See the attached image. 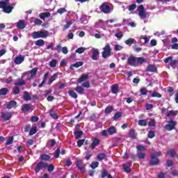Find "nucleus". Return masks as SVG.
Masks as SVG:
<instances>
[{
    "instance_id": "nucleus-43",
    "label": "nucleus",
    "mask_w": 178,
    "mask_h": 178,
    "mask_svg": "<svg viewBox=\"0 0 178 178\" xmlns=\"http://www.w3.org/2000/svg\"><path fill=\"white\" fill-rule=\"evenodd\" d=\"M49 115L51 118H53V119H58V114H56V113H55L53 110L49 111Z\"/></svg>"
},
{
    "instance_id": "nucleus-13",
    "label": "nucleus",
    "mask_w": 178,
    "mask_h": 178,
    "mask_svg": "<svg viewBox=\"0 0 178 178\" xmlns=\"http://www.w3.org/2000/svg\"><path fill=\"white\" fill-rule=\"evenodd\" d=\"M16 26L19 30H23V29L26 28V23L22 19H19L18 22L16 24Z\"/></svg>"
},
{
    "instance_id": "nucleus-36",
    "label": "nucleus",
    "mask_w": 178,
    "mask_h": 178,
    "mask_svg": "<svg viewBox=\"0 0 178 178\" xmlns=\"http://www.w3.org/2000/svg\"><path fill=\"white\" fill-rule=\"evenodd\" d=\"M68 94L72 98H74L75 99H77V93H76V92L74 90H70Z\"/></svg>"
},
{
    "instance_id": "nucleus-10",
    "label": "nucleus",
    "mask_w": 178,
    "mask_h": 178,
    "mask_svg": "<svg viewBox=\"0 0 178 178\" xmlns=\"http://www.w3.org/2000/svg\"><path fill=\"white\" fill-rule=\"evenodd\" d=\"M23 62H24V57L22 56H18L14 58V63H15V65H20L23 63Z\"/></svg>"
},
{
    "instance_id": "nucleus-11",
    "label": "nucleus",
    "mask_w": 178,
    "mask_h": 178,
    "mask_svg": "<svg viewBox=\"0 0 178 178\" xmlns=\"http://www.w3.org/2000/svg\"><path fill=\"white\" fill-rule=\"evenodd\" d=\"M76 168H78V169H79V170L81 172H82L83 173H84V172H86V167H84L83 165V161H81V160H78L77 161Z\"/></svg>"
},
{
    "instance_id": "nucleus-57",
    "label": "nucleus",
    "mask_w": 178,
    "mask_h": 178,
    "mask_svg": "<svg viewBox=\"0 0 178 178\" xmlns=\"http://www.w3.org/2000/svg\"><path fill=\"white\" fill-rule=\"evenodd\" d=\"M168 155H170V156H171V158H173V156H175V154H176V152H175L174 149H172L171 150L167 152Z\"/></svg>"
},
{
    "instance_id": "nucleus-61",
    "label": "nucleus",
    "mask_w": 178,
    "mask_h": 178,
    "mask_svg": "<svg viewBox=\"0 0 178 178\" xmlns=\"http://www.w3.org/2000/svg\"><path fill=\"white\" fill-rule=\"evenodd\" d=\"M56 49L58 54H60V52H62V44L59 43L58 44H57Z\"/></svg>"
},
{
    "instance_id": "nucleus-28",
    "label": "nucleus",
    "mask_w": 178,
    "mask_h": 178,
    "mask_svg": "<svg viewBox=\"0 0 178 178\" xmlns=\"http://www.w3.org/2000/svg\"><path fill=\"white\" fill-rule=\"evenodd\" d=\"M24 101H31V96H30V93H29V92H24Z\"/></svg>"
},
{
    "instance_id": "nucleus-8",
    "label": "nucleus",
    "mask_w": 178,
    "mask_h": 178,
    "mask_svg": "<svg viewBox=\"0 0 178 178\" xmlns=\"http://www.w3.org/2000/svg\"><path fill=\"white\" fill-rule=\"evenodd\" d=\"M149 165L150 166H156V165H159V159L155 157L154 154H150V160L149 161Z\"/></svg>"
},
{
    "instance_id": "nucleus-21",
    "label": "nucleus",
    "mask_w": 178,
    "mask_h": 178,
    "mask_svg": "<svg viewBox=\"0 0 178 178\" xmlns=\"http://www.w3.org/2000/svg\"><path fill=\"white\" fill-rule=\"evenodd\" d=\"M166 116L167 118H170V116H177L178 115V111L177 110H171L170 111H168V113H166Z\"/></svg>"
},
{
    "instance_id": "nucleus-52",
    "label": "nucleus",
    "mask_w": 178,
    "mask_h": 178,
    "mask_svg": "<svg viewBox=\"0 0 178 178\" xmlns=\"http://www.w3.org/2000/svg\"><path fill=\"white\" fill-rule=\"evenodd\" d=\"M13 136H10V138L6 142V145H10L13 144Z\"/></svg>"
},
{
    "instance_id": "nucleus-5",
    "label": "nucleus",
    "mask_w": 178,
    "mask_h": 178,
    "mask_svg": "<svg viewBox=\"0 0 178 178\" xmlns=\"http://www.w3.org/2000/svg\"><path fill=\"white\" fill-rule=\"evenodd\" d=\"M176 127V121L173 120L172 119H170L168 121V124H167L164 129L168 131H172V130H175Z\"/></svg>"
},
{
    "instance_id": "nucleus-34",
    "label": "nucleus",
    "mask_w": 178,
    "mask_h": 178,
    "mask_svg": "<svg viewBox=\"0 0 178 178\" xmlns=\"http://www.w3.org/2000/svg\"><path fill=\"white\" fill-rule=\"evenodd\" d=\"M37 72H38V67L33 68L31 71V77H34V76H37Z\"/></svg>"
},
{
    "instance_id": "nucleus-55",
    "label": "nucleus",
    "mask_w": 178,
    "mask_h": 178,
    "mask_svg": "<svg viewBox=\"0 0 178 178\" xmlns=\"http://www.w3.org/2000/svg\"><path fill=\"white\" fill-rule=\"evenodd\" d=\"M120 118H122V113L117 112L115 113L113 119H114V120H116L117 119H119Z\"/></svg>"
},
{
    "instance_id": "nucleus-3",
    "label": "nucleus",
    "mask_w": 178,
    "mask_h": 178,
    "mask_svg": "<svg viewBox=\"0 0 178 178\" xmlns=\"http://www.w3.org/2000/svg\"><path fill=\"white\" fill-rule=\"evenodd\" d=\"M48 35H49V32L47 30L34 31L32 33V37L34 40H37V38H47Z\"/></svg>"
},
{
    "instance_id": "nucleus-35",
    "label": "nucleus",
    "mask_w": 178,
    "mask_h": 178,
    "mask_svg": "<svg viewBox=\"0 0 178 178\" xmlns=\"http://www.w3.org/2000/svg\"><path fill=\"white\" fill-rule=\"evenodd\" d=\"M97 158L99 161H104L106 158V156L104 153H99L97 154Z\"/></svg>"
},
{
    "instance_id": "nucleus-54",
    "label": "nucleus",
    "mask_w": 178,
    "mask_h": 178,
    "mask_svg": "<svg viewBox=\"0 0 178 178\" xmlns=\"http://www.w3.org/2000/svg\"><path fill=\"white\" fill-rule=\"evenodd\" d=\"M92 156V154H91V152H86L85 159L86 161H90V158H91Z\"/></svg>"
},
{
    "instance_id": "nucleus-22",
    "label": "nucleus",
    "mask_w": 178,
    "mask_h": 178,
    "mask_svg": "<svg viewBox=\"0 0 178 178\" xmlns=\"http://www.w3.org/2000/svg\"><path fill=\"white\" fill-rule=\"evenodd\" d=\"M129 137L133 140H136L137 138V134H136V130L134 129H131L129 130Z\"/></svg>"
},
{
    "instance_id": "nucleus-20",
    "label": "nucleus",
    "mask_w": 178,
    "mask_h": 178,
    "mask_svg": "<svg viewBox=\"0 0 178 178\" xmlns=\"http://www.w3.org/2000/svg\"><path fill=\"white\" fill-rule=\"evenodd\" d=\"M40 19H42V20H45L46 17H51V13H41L39 14Z\"/></svg>"
},
{
    "instance_id": "nucleus-1",
    "label": "nucleus",
    "mask_w": 178,
    "mask_h": 178,
    "mask_svg": "<svg viewBox=\"0 0 178 178\" xmlns=\"http://www.w3.org/2000/svg\"><path fill=\"white\" fill-rule=\"evenodd\" d=\"M127 65L134 67H137L139 65L143 63H147V59L144 57H136L134 56H130L127 61Z\"/></svg>"
},
{
    "instance_id": "nucleus-50",
    "label": "nucleus",
    "mask_w": 178,
    "mask_h": 178,
    "mask_svg": "<svg viewBox=\"0 0 178 178\" xmlns=\"http://www.w3.org/2000/svg\"><path fill=\"white\" fill-rule=\"evenodd\" d=\"M140 95H147L148 90L145 88H143L140 90Z\"/></svg>"
},
{
    "instance_id": "nucleus-19",
    "label": "nucleus",
    "mask_w": 178,
    "mask_h": 178,
    "mask_svg": "<svg viewBox=\"0 0 178 178\" xmlns=\"http://www.w3.org/2000/svg\"><path fill=\"white\" fill-rule=\"evenodd\" d=\"M157 70H157L156 67H155L154 65H151V64L147 65V67L146 69V72H155Z\"/></svg>"
},
{
    "instance_id": "nucleus-59",
    "label": "nucleus",
    "mask_w": 178,
    "mask_h": 178,
    "mask_svg": "<svg viewBox=\"0 0 178 178\" xmlns=\"http://www.w3.org/2000/svg\"><path fill=\"white\" fill-rule=\"evenodd\" d=\"M54 169H55V166H54V165L52 164H50L48 165L47 171L49 172H54Z\"/></svg>"
},
{
    "instance_id": "nucleus-47",
    "label": "nucleus",
    "mask_w": 178,
    "mask_h": 178,
    "mask_svg": "<svg viewBox=\"0 0 178 178\" xmlns=\"http://www.w3.org/2000/svg\"><path fill=\"white\" fill-rule=\"evenodd\" d=\"M136 8H137V5L136 4H131L128 6V10H129V12H131L133 10H136Z\"/></svg>"
},
{
    "instance_id": "nucleus-45",
    "label": "nucleus",
    "mask_w": 178,
    "mask_h": 178,
    "mask_svg": "<svg viewBox=\"0 0 178 178\" xmlns=\"http://www.w3.org/2000/svg\"><path fill=\"white\" fill-rule=\"evenodd\" d=\"M71 24H72V21L71 20L68 21L67 24L63 26V31H65V30H67V29L70 27Z\"/></svg>"
},
{
    "instance_id": "nucleus-4",
    "label": "nucleus",
    "mask_w": 178,
    "mask_h": 178,
    "mask_svg": "<svg viewBox=\"0 0 178 178\" xmlns=\"http://www.w3.org/2000/svg\"><path fill=\"white\" fill-rule=\"evenodd\" d=\"M104 51L102 53V58H106L108 56H111V52L112 49H111V44L108 43L104 48Z\"/></svg>"
},
{
    "instance_id": "nucleus-32",
    "label": "nucleus",
    "mask_w": 178,
    "mask_h": 178,
    "mask_svg": "<svg viewBox=\"0 0 178 178\" xmlns=\"http://www.w3.org/2000/svg\"><path fill=\"white\" fill-rule=\"evenodd\" d=\"M38 131L37 127H32L29 131V136H34Z\"/></svg>"
},
{
    "instance_id": "nucleus-18",
    "label": "nucleus",
    "mask_w": 178,
    "mask_h": 178,
    "mask_svg": "<svg viewBox=\"0 0 178 178\" xmlns=\"http://www.w3.org/2000/svg\"><path fill=\"white\" fill-rule=\"evenodd\" d=\"M98 55H99V51H98V49H93L92 55V60H98Z\"/></svg>"
},
{
    "instance_id": "nucleus-26",
    "label": "nucleus",
    "mask_w": 178,
    "mask_h": 178,
    "mask_svg": "<svg viewBox=\"0 0 178 178\" xmlns=\"http://www.w3.org/2000/svg\"><path fill=\"white\" fill-rule=\"evenodd\" d=\"M35 45L37 47H43V45H45V41H44L42 39H39L35 41Z\"/></svg>"
},
{
    "instance_id": "nucleus-46",
    "label": "nucleus",
    "mask_w": 178,
    "mask_h": 178,
    "mask_svg": "<svg viewBox=\"0 0 178 178\" xmlns=\"http://www.w3.org/2000/svg\"><path fill=\"white\" fill-rule=\"evenodd\" d=\"M33 23L36 26H41L42 24V21L38 18H35Z\"/></svg>"
},
{
    "instance_id": "nucleus-6",
    "label": "nucleus",
    "mask_w": 178,
    "mask_h": 178,
    "mask_svg": "<svg viewBox=\"0 0 178 178\" xmlns=\"http://www.w3.org/2000/svg\"><path fill=\"white\" fill-rule=\"evenodd\" d=\"M99 10L103 13L108 15V13H111V6L108 5V3L104 2L100 6Z\"/></svg>"
},
{
    "instance_id": "nucleus-23",
    "label": "nucleus",
    "mask_w": 178,
    "mask_h": 178,
    "mask_svg": "<svg viewBox=\"0 0 178 178\" xmlns=\"http://www.w3.org/2000/svg\"><path fill=\"white\" fill-rule=\"evenodd\" d=\"M83 65H84V63L82 61H78L76 63L71 65L70 69L73 70V67H80V66H83Z\"/></svg>"
},
{
    "instance_id": "nucleus-41",
    "label": "nucleus",
    "mask_w": 178,
    "mask_h": 178,
    "mask_svg": "<svg viewBox=\"0 0 178 178\" xmlns=\"http://www.w3.org/2000/svg\"><path fill=\"white\" fill-rule=\"evenodd\" d=\"M135 40L133 38H129L128 40H125V44L127 45H131L132 44H134Z\"/></svg>"
},
{
    "instance_id": "nucleus-25",
    "label": "nucleus",
    "mask_w": 178,
    "mask_h": 178,
    "mask_svg": "<svg viewBox=\"0 0 178 178\" xmlns=\"http://www.w3.org/2000/svg\"><path fill=\"white\" fill-rule=\"evenodd\" d=\"M111 92L113 94H118L119 92V86H118V85H113L111 86Z\"/></svg>"
},
{
    "instance_id": "nucleus-2",
    "label": "nucleus",
    "mask_w": 178,
    "mask_h": 178,
    "mask_svg": "<svg viewBox=\"0 0 178 178\" xmlns=\"http://www.w3.org/2000/svg\"><path fill=\"white\" fill-rule=\"evenodd\" d=\"M0 9H2L4 13H11L13 10V6L9 5V0L1 1H0Z\"/></svg>"
},
{
    "instance_id": "nucleus-60",
    "label": "nucleus",
    "mask_w": 178,
    "mask_h": 178,
    "mask_svg": "<svg viewBox=\"0 0 178 178\" xmlns=\"http://www.w3.org/2000/svg\"><path fill=\"white\" fill-rule=\"evenodd\" d=\"M49 144L50 145V147H55L56 140H55V139H51L49 140Z\"/></svg>"
},
{
    "instance_id": "nucleus-44",
    "label": "nucleus",
    "mask_w": 178,
    "mask_h": 178,
    "mask_svg": "<svg viewBox=\"0 0 178 178\" xmlns=\"http://www.w3.org/2000/svg\"><path fill=\"white\" fill-rule=\"evenodd\" d=\"M65 12H67V10L65 8H60L57 10V13L59 15H63V13H65Z\"/></svg>"
},
{
    "instance_id": "nucleus-40",
    "label": "nucleus",
    "mask_w": 178,
    "mask_h": 178,
    "mask_svg": "<svg viewBox=\"0 0 178 178\" xmlns=\"http://www.w3.org/2000/svg\"><path fill=\"white\" fill-rule=\"evenodd\" d=\"M86 47H79L76 51L75 52L76 54H83V52L86 51Z\"/></svg>"
},
{
    "instance_id": "nucleus-29",
    "label": "nucleus",
    "mask_w": 178,
    "mask_h": 178,
    "mask_svg": "<svg viewBox=\"0 0 178 178\" xmlns=\"http://www.w3.org/2000/svg\"><path fill=\"white\" fill-rule=\"evenodd\" d=\"M58 79V73H55L49 79L48 81V84H52L55 80Z\"/></svg>"
},
{
    "instance_id": "nucleus-62",
    "label": "nucleus",
    "mask_w": 178,
    "mask_h": 178,
    "mask_svg": "<svg viewBox=\"0 0 178 178\" xmlns=\"http://www.w3.org/2000/svg\"><path fill=\"white\" fill-rule=\"evenodd\" d=\"M148 137L149 138H154V137H155V132H154L152 130H150L149 131Z\"/></svg>"
},
{
    "instance_id": "nucleus-37",
    "label": "nucleus",
    "mask_w": 178,
    "mask_h": 178,
    "mask_svg": "<svg viewBox=\"0 0 178 178\" xmlns=\"http://www.w3.org/2000/svg\"><path fill=\"white\" fill-rule=\"evenodd\" d=\"M151 97L152 98H161L162 97V95H161L159 92H153L152 94L151 95Z\"/></svg>"
},
{
    "instance_id": "nucleus-51",
    "label": "nucleus",
    "mask_w": 178,
    "mask_h": 178,
    "mask_svg": "<svg viewBox=\"0 0 178 178\" xmlns=\"http://www.w3.org/2000/svg\"><path fill=\"white\" fill-rule=\"evenodd\" d=\"M75 91H76L78 94H83V91H84V88H83L81 86H78L75 88Z\"/></svg>"
},
{
    "instance_id": "nucleus-42",
    "label": "nucleus",
    "mask_w": 178,
    "mask_h": 178,
    "mask_svg": "<svg viewBox=\"0 0 178 178\" xmlns=\"http://www.w3.org/2000/svg\"><path fill=\"white\" fill-rule=\"evenodd\" d=\"M138 124L139 126L145 127V126H147V120H140L138 122Z\"/></svg>"
},
{
    "instance_id": "nucleus-64",
    "label": "nucleus",
    "mask_w": 178,
    "mask_h": 178,
    "mask_svg": "<svg viewBox=\"0 0 178 178\" xmlns=\"http://www.w3.org/2000/svg\"><path fill=\"white\" fill-rule=\"evenodd\" d=\"M136 149L138 151H145V147H144L143 145H138L136 147Z\"/></svg>"
},
{
    "instance_id": "nucleus-53",
    "label": "nucleus",
    "mask_w": 178,
    "mask_h": 178,
    "mask_svg": "<svg viewBox=\"0 0 178 178\" xmlns=\"http://www.w3.org/2000/svg\"><path fill=\"white\" fill-rule=\"evenodd\" d=\"M148 126H149V127H155L156 126L155 120L151 119L148 123Z\"/></svg>"
},
{
    "instance_id": "nucleus-9",
    "label": "nucleus",
    "mask_w": 178,
    "mask_h": 178,
    "mask_svg": "<svg viewBox=\"0 0 178 178\" xmlns=\"http://www.w3.org/2000/svg\"><path fill=\"white\" fill-rule=\"evenodd\" d=\"M0 118L4 120V122H6L8 120H10L12 118V113L10 112H2L1 113Z\"/></svg>"
},
{
    "instance_id": "nucleus-38",
    "label": "nucleus",
    "mask_w": 178,
    "mask_h": 178,
    "mask_svg": "<svg viewBox=\"0 0 178 178\" xmlns=\"http://www.w3.org/2000/svg\"><path fill=\"white\" fill-rule=\"evenodd\" d=\"M58 63V60L56 59H53L49 63V66L50 67H56V64Z\"/></svg>"
},
{
    "instance_id": "nucleus-12",
    "label": "nucleus",
    "mask_w": 178,
    "mask_h": 178,
    "mask_svg": "<svg viewBox=\"0 0 178 178\" xmlns=\"http://www.w3.org/2000/svg\"><path fill=\"white\" fill-rule=\"evenodd\" d=\"M17 106V102L15 100H11L6 105L7 109H12V108H16Z\"/></svg>"
},
{
    "instance_id": "nucleus-48",
    "label": "nucleus",
    "mask_w": 178,
    "mask_h": 178,
    "mask_svg": "<svg viewBox=\"0 0 178 178\" xmlns=\"http://www.w3.org/2000/svg\"><path fill=\"white\" fill-rule=\"evenodd\" d=\"M15 86H26V81L23 79H21L19 82H15Z\"/></svg>"
},
{
    "instance_id": "nucleus-56",
    "label": "nucleus",
    "mask_w": 178,
    "mask_h": 178,
    "mask_svg": "<svg viewBox=\"0 0 178 178\" xmlns=\"http://www.w3.org/2000/svg\"><path fill=\"white\" fill-rule=\"evenodd\" d=\"M60 154V149L57 148L54 152V158L58 159L59 158V154Z\"/></svg>"
},
{
    "instance_id": "nucleus-24",
    "label": "nucleus",
    "mask_w": 178,
    "mask_h": 178,
    "mask_svg": "<svg viewBox=\"0 0 178 178\" xmlns=\"http://www.w3.org/2000/svg\"><path fill=\"white\" fill-rule=\"evenodd\" d=\"M40 161H44V162H48L49 159H51V156L49 155H47L46 154H43L40 155Z\"/></svg>"
},
{
    "instance_id": "nucleus-63",
    "label": "nucleus",
    "mask_w": 178,
    "mask_h": 178,
    "mask_svg": "<svg viewBox=\"0 0 178 178\" xmlns=\"http://www.w3.org/2000/svg\"><path fill=\"white\" fill-rule=\"evenodd\" d=\"M138 159H144V158H145V153H143V152L138 153Z\"/></svg>"
},
{
    "instance_id": "nucleus-30",
    "label": "nucleus",
    "mask_w": 178,
    "mask_h": 178,
    "mask_svg": "<svg viewBox=\"0 0 178 178\" xmlns=\"http://www.w3.org/2000/svg\"><path fill=\"white\" fill-rule=\"evenodd\" d=\"M9 90L7 88L0 89V96H5L8 94Z\"/></svg>"
},
{
    "instance_id": "nucleus-49",
    "label": "nucleus",
    "mask_w": 178,
    "mask_h": 178,
    "mask_svg": "<svg viewBox=\"0 0 178 178\" xmlns=\"http://www.w3.org/2000/svg\"><path fill=\"white\" fill-rule=\"evenodd\" d=\"M99 165V163L98 161H93L90 165V168L92 169H95V168H98Z\"/></svg>"
},
{
    "instance_id": "nucleus-16",
    "label": "nucleus",
    "mask_w": 178,
    "mask_h": 178,
    "mask_svg": "<svg viewBox=\"0 0 178 178\" xmlns=\"http://www.w3.org/2000/svg\"><path fill=\"white\" fill-rule=\"evenodd\" d=\"M31 109V105L29 104H25L23 106H22V111L24 113H26V112H29Z\"/></svg>"
},
{
    "instance_id": "nucleus-58",
    "label": "nucleus",
    "mask_w": 178,
    "mask_h": 178,
    "mask_svg": "<svg viewBox=\"0 0 178 178\" xmlns=\"http://www.w3.org/2000/svg\"><path fill=\"white\" fill-rule=\"evenodd\" d=\"M85 141H86V139H79L77 141V146L79 147H81L83 144H84Z\"/></svg>"
},
{
    "instance_id": "nucleus-17",
    "label": "nucleus",
    "mask_w": 178,
    "mask_h": 178,
    "mask_svg": "<svg viewBox=\"0 0 178 178\" xmlns=\"http://www.w3.org/2000/svg\"><path fill=\"white\" fill-rule=\"evenodd\" d=\"M107 131L109 136H113V134H116V133H118V129H116L115 127L112 126L107 129Z\"/></svg>"
},
{
    "instance_id": "nucleus-15",
    "label": "nucleus",
    "mask_w": 178,
    "mask_h": 178,
    "mask_svg": "<svg viewBox=\"0 0 178 178\" xmlns=\"http://www.w3.org/2000/svg\"><path fill=\"white\" fill-rule=\"evenodd\" d=\"M99 143H101V140L97 138H95L90 146L91 149H95V147H97V145H98Z\"/></svg>"
},
{
    "instance_id": "nucleus-31",
    "label": "nucleus",
    "mask_w": 178,
    "mask_h": 178,
    "mask_svg": "<svg viewBox=\"0 0 178 178\" xmlns=\"http://www.w3.org/2000/svg\"><path fill=\"white\" fill-rule=\"evenodd\" d=\"M74 134L75 136L76 140H79V138H80V137H81V136L84 134V132H83V131H75Z\"/></svg>"
},
{
    "instance_id": "nucleus-7",
    "label": "nucleus",
    "mask_w": 178,
    "mask_h": 178,
    "mask_svg": "<svg viewBox=\"0 0 178 178\" xmlns=\"http://www.w3.org/2000/svg\"><path fill=\"white\" fill-rule=\"evenodd\" d=\"M137 10L138 12V16H140L141 19H147V13H145L143 5L138 6Z\"/></svg>"
},
{
    "instance_id": "nucleus-27",
    "label": "nucleus",
    "mask_w": 178,
    "mask_h": 178,
    "mask_svg": "<svg viewBox=\"0 0 178 178\" xmlns=\"http://www.w3.org/2000/svg\"><path fill=\"white\" fill-rule=\"evenodd\" d=\"M88 79V74H82L81 77L77 80V83H83V81H86V80Z\"/></svg>"
},
{
    "instance_id": "nucleus-39",
    "label": "nucleus",
    "mask_w": 178,
    "mask_h": 178,
    "mask_svg": "<svg viewBox=\"0 0 178 178\" xmlns=\"http://www.w3.org/2000/svg\"><path fill=\"white\" fill-rule=\"evenodd\" d=\"M13 92L15 95H17V94H20V88H19L18 86L13 88Z\"/></svg>"
},
{
    "instance_id": "nucleus-33",
    "label": "nucleus",
    "mask_w": 178,
    "mask_h": 178,
    "mask_svg": "<svg viewBox=\"0 0 178 178\" xmlns=\"http://www.w3.org/2000/svg\"><path fill=\"white\" fill-rule=\"evenodd\" d=\"M112 111H113V107H112L111 106H108L104 110V113L106 115H109V113H111Z\"/></svg>"
},
{
    "instance_id": "nucleus-14",
    "label": "nucleus",
    "mask_w": 178,
    "mask_h": 178,
    "mask_svg": "<svg viewBox=\"0 0 178 178\" xmlns=\"http://www.w3.org/2000/svg\"><path fill=\"white\" fill-rule=\"evenodd\" d=\"M42 169H44V162L40 161L37 164L36 167L35 168V173H39L40 170H42Z\"/></svg>"
}]
</instances>
